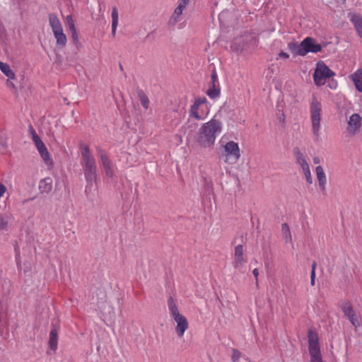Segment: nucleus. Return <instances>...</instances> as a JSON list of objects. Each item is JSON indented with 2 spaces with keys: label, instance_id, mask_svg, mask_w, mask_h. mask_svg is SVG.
<instances>
[{
  "label": "nucleus",
  "instance_id": "nucleus-1",
  "mask_svg": "<svg viewBox=\"0 0 362 362\" xmlns=\"http://www.w3.org/2000/svg\"><path fill=\"white\" fill-rule=\"evenodd\" d=\"M222 131V123L215 118L203 124L200 127L198 136V144L204 148L211 147L214 144L216 135Z\"/></svg>",
  "mask_w": 362,
  "mask_h": 362
},
{
  "label": "nucleus",
  "instance_id": "nucleus-2",
  "mask_svg": "<svg viewBox=\"0 0 362 362\" xmlns=\"http://www.w3.org/2000/svg\"><path fill=\"white\" fill-rule=\"evenodd\" d=\"M79 149L83 160L82 165L83 166L85 179L88 185L92 186L97 178L95 159L90 152L89 146L82 141L79 144Z\"/></svg>",
  "mask_w": 362,
  "mask_h": 362
},
{
  "label": "nucleus",
  "instance_id": "nucleus-3",
  "mask_svg": "<svg viewBox=\"0 0 362 362\" xmlns=\"http://www.w3.org/2000/svg\"><path fill=\"white\" fill-rule=\"evenodd\" d=\"M310 111L312 131L313 134L318 137L320 135V122L322 120V104L315 95H312Z\"/></svg>",
  "mask_w": 362,
  "mask_h": 362
},
{
  "label": "nucleus",
  "instance_id": "nucleus-4",
  "mask_svg": "<svg viewBox=\"0 0 362 362\" xmlns=\"http://www.w3.org/2000/svg\"><path fill=\"white\" fill-rule=\"evenodd\" d=\"M308 338L310 362H323L317 333L315 330L310 329L308 332Z\"/></svg>",
  "mask_w": 362,
  "mask_h": 362
},
{
  "label": "nucleus",
  "instance_id": "nucleus-5",
  "mask_svg": "<svg viewBox=\"0 0 362 362\" xmlns=\"http://www.w3.org/2000/svg\"><path fill=\"white\" fill-rule=\"evenodd\" d=\"M332 71L323 62H318L313 74L314 83L317 86L325 84L326 79L334 76Z\"/></svg>",
  "mask_w": 362,
  "mask_h": 362
},
{
  "label": "nucleus",
  "instance_id": "nucleus-6",
  "mask_svg": "<svg viewBox=\"0 0 362 362\" xmlns=\"http://www.w3.org/2000/svg\"><path fill=\"white\" fill-rule=\"evenodd\" d=\"M221 94V88L216 69L211 73V81L209 84L206 95L211 99L218 98Z\"/></svg>",
  "mask_w": 362,
  "mask_h": 362
},
{
  "label": "nucleus",
  "instance_id": "nucleus-7",
  "mask_svg": "<svg viewBox=\"0 0 362 362\" xmlns=\"http://www.w3.org/2000/svg\"><path fill=\"white\" fill-rule=\"evenodd\" d=\"M300 47L303 48V56L308 52L317 53L322 50L321 45L316 43L315 40L310 37H305L300 42Z\"/></svg>",
  "mask_w": 362,
  "mask_h": 362
},
{
  "label": "nucleus",
  "instance_id": "nucleus-8",
  "mask_svg": "<svg viewBox=\"0 0 362 362\" xmlns=\"http://www.w3.org/2000/svg\"><path fill=\"white\" fill-rule=\"evenodd\" d=\"M60 329L59 321L57 319L52 322V329L49 332V347L50 350L55 351L58 345V332Z\"/></svg>",
  "mask_w": 362,
  "mask_h": 362
},
{
  "label": "nucleus",
  "instance_id": "nucleus-9",
  "mask_svg": "<svg viewBox=\"0 0 362 362\" xmlns=\"http://www.w3.org/2000/svg\"><path fill=\"white\" fill-rule=\"evenodd\" d=\"M224 149L226 157V163L228 162V157L233 158L235 162L238 161L240 158V151L238 143L233 141H228L224 146Z\"/></svg>",
  "mask_w": 362,
  "mask_h": 362
},
{
  "label": "nucleus",
  "instance_id": "nucleus-10",
  "mask_svg": "<svg viewBox=\"0 0 362 362\" xmlns=\"http://www.w3.org/2000/svg\"><path fill=\"white\" fill-rule=\"evenodd\" d=\"M361 117L358 113L353 114L348 121L347 131L351 135H355L361 127Z\"/></svg>",
  "mask_w": 362,
  "mask_h": 362
},
{
  "label": "nucleus",
  "instance_id": "nucleus-11",
  "mask_svg": "<svg viewBox=\"0 0 362 362\" xmlns=\"http://www.w3.org/2000/svg\"><path fill=\"white\" fill-rule=\"evenodd\" d=\"M247 260L244 257V247L243 245H238L235 247L234 260L233 264L235 269H240L246 263Z\"/></svg>",
  "mask_w": 362,
  "mask_h": 362
},
{
  "label": "nucleus",
  "instance_id": "nucleus-12",
  "mask_svg": "<svg viewBox=\"0 0 362 362\" xmlns=\"http://www.w3.org/2000/svg\"><path fill=\"white\" fill-rule=\"evenodd\" d=\"M315 171L320 191L324 195H325L327 179L324 170L321 165H318L316 167Z\"/></svg>",
  "mask_w": 362,
  "mask_h": 362
},
{
  "label": "nucleus",
  "instance_id": "nucleus-13",
  "mask_svg": "<svg viewBox=\"0 0 362 362\" xmlns=\"http://www.w3.org/2000/svg\"><path fill=\"white\" fill-rule=\"evenodd\" d=\"M35 146L45 163L47 165H52L53 162L50 158V154L43 141L39 143V144H36Z\"/></svg>",
  "mask_w": 362,
  "mask_h": 362
},
{
  "label": "nucleus",
  "instance_id": "nucleus-14",
  "mask_svg": "<svg viewBox=\"0 0 362 362\" xmlns=\"http://www.w3.org/2000/svg\"><path fill=\"white\" fill-rule=\"evenodd\" d=\"M350 21L353 23L354 28L360 36L362 38V17L358 13H350Z\"/></svg>",
  "mask_w": 362,
  "mask_h": 362
},
{
  "label": "nucleus",
  "instance_id": "nucleus-15",
  "mask_svg": "<svg viewBox=\"0 0 362 362\" xmlns=\"http://www.w3.org/2000/svg\"><path fill=\"white\" fill-rule=\"evenodd\" d=\"M176 322L175 331L179 337L184 335L189 326L187 318H174Z\"/></svg>",
  "mask_w": 362,
  "mask_h": 362
},
{
  "label": "nucleus",
  "instance_id": "nucleus-16",
  "mask_svg": "<svg viewBox=\"0 0 362 362\" xmlns=\"http://www.w3.org/2000/svg\"><path fill=\"white\" fill-rule=\"evenodd\" d=\"M52 189V180L47 177L41 180L39 182V190L40 193H49Z\"/></svg>",
  "mask_w": 362,
  "mask_h": 362
},
{
  "label": "nucleus",
  "instance_id": "nucleus-17",
  "mask_svg": "<svg viewBox=\"0 0 362 362\" xmlns=\"http://www.w3.org/2000/svg\"><path fill=\"white\" fill-rule=\"evenodd\" d=\"M294 155L296 156L297 163L300 165L303 170L310 168L308 162L305 160V156L300 151L299 148L296 147L293 149Z\"/></svg>",
  "mask_w": 362,
  "mask_h": 362
},
{
  "label": "nucleus",
  "instance_id": "nucleus-18",
  "mask_svg": "<svg viewBox=\"0 0 362 362\" xmlns=\"http://www.w3.org/2000/svg\"><path fill=\"white\" fill-rule=\"evenodd\" d=\"M199 107L193 103L189 109V118H194L197 120H203L206 118V115L203 112H199Z\"/></svg>",
  "mask_w": 362,
  "mask_h": 362
},
{
  "label": "nucleus",
  "instance_id": "nucleus-19",
  "mask_svg": "<svg viewBox=\"0 0 362 362\" xmlns=\"http://www.w3.org/2000/svg\"><path fill=\"white\" fill-rule=\"evenodd\" d=\"M53 34L57 40V46L60 48L64 47L66 46L67 39L66 35L63 32V28L53 32Z\"/></svg>",
  "mask_w": 362,
  "mask_h": 362
},
{
  "label": "nucleus",
  "instance_id": "nucleus-20",
  "mask_svg": "<svg viewBox=\"0 0 362 362\" xmlns=\"http://www.w3.org/2000/svg\"><path fill=\"white\" fill-rule=\"evenodd\" d=\"M49 23L53 32L62 29L61 22L55 13L49 15Z\"/></svg>",
  "mask_w": 362,
  "mask_h": 362
},
{
  "label": "nucleus",
  "instance_id": "nucleus-21",
  "mask_svg": "<svg viewBox=\"0 0 362 362\" xmlns=\"http://www.w3.org/2000/svg\"><path fill=\"white\" fill-rule=\"evenodd\" d=\"M352 79L356 90L360 93H362V69H358L352 75Z\"/></svg>",
  "mask_w": 362,
  "mask_h": 362
},
{
  "label": "nucleus",
  "instance_id": "nucleus-22",
  "mask_svg": "<svg viewBox=\"0 0 362 362\" xmlns=\"http://www.w3.org/2000/svg\"><path fill=\"white\" fill-rule=\"evenodd\" d=\"M340 307L346 317H356V313L349 301L342 302Z\"/></svg>",
  "mask_w": 362,
  "mask_h": 362
},
{
  "label": "nucleus",
  "instance_id": "nucleus-23",
  "mask_svg": "<svg viewBox=\"0 0 362 362\" xmlns=\"http://www.w3.org/2000/svg\"><path fill=\"white\" fill-rule=\"evenodd\" d=\"M0 70L9 79H15L16 74L11 69L10 66L4 62H0Z\"/></svg>",
  "mask_w": 362,
  "mask_h": 362
},
{
  "label": "nucleus",
  "instance_id": "nucleus-24",
  "mask_svg": "<svg viewBox=\"0 0 362 362\" xmlns=\"http://www.w3.org/2000/svg\"><path fill=\"white\" fill-rule=\"evenodd\" d=\"M112 35L113 37H115L116 30L118 25V11L116 7L112 8Z\"/></svg>",
  "mask_w": 362,
  "mask_h": 362
},
{
  "label": "nucleus",
  "instance_id": "nucleus-25",
  "mask_svg": "<svg viewBox=\"0 0 362 362\" xmlns=\"http://www.w3.org/2000/svg\"><path fill=\"white\" fill-rule=\"evenodd\" d=\"M288 47L294 55L303 56V48L300 47V44L296 42H291L288 44Z\"/></svg>",
  "mask_w": 362,
  "mask_h": 362
},
{
  "label": "nucleus",
  "instance_id": "nucleus-26",
  "mask_svg": "<svg viewBox=\"0 0 362 362\" xmlns=\"http://www.w3.org/2000/svg\"><path fill=\"white\" fill-rule=\"evenodd\" d=\"M169 310L173 317H183L179 313V310L176 306L175 301L173 297H169L168 300Z\"/></svg>",
  "mask_w": 362,
  "mask_h": 362
},
{
  "label": "nucleus",
  "instance_id": "nucleus-27",
  "mask_svg": "<svg viewBox=\"0 0 362 362\" xmlns=\"http://www.w3.org/2000/svg\"><path fill=\"white\" fill-rule=\"evenodd\" d=\"M137 94L141 101V105L143 107L147 110L149 107V100L148 96L146 95L143 90L139 88L137 89Z\"/></svg>",
  "mask_w": 362,
  "mask_h": 362
},
{
  "label": "nucleus",
  "instance_id": "nucleus-28",
  "mask_svg": "<svg viewBox=\"0 0 362 362\" xmlns=\"http://www.w3.org/2000/svg\"><path fill=\"white\" fill-rule=\"evenodd\" d=\"M97 150L103 168L111 165V161L105 151L100 147L97 148Z\"/></svg>",
  "mask_w": 362,
  "mask_h": 362
},
{
  "label": "nucleus",
  "instance_id": "nucleus-29",
  "mask_svg": "<svg viewBox=\"0 0 362 362\" xmlns=\"http://www.w3.org/2000/svg\"><path fill=\"white\" fill-rule=\"evenodd\" d=\"M281 230L285 236L286 241L288 242L291 240V233L289 229V226L287 223H284L282 224Z\"/></svg>",
  "mask_w": 362,
  "mask_h": 362
},
{
  "label": "nucleus",
  "instance_id": "nucleus-30",
  "mask_svg": "<svg viewBox=\"0 0 362 362\" xmlns=\"http://www.w3.org/2000/svg\"><path fill=\"white\" fill-rule=\"evenodd\" d=\"M70 33L71 35L73 43L78 48L81 45V43L79 41L78 34L77 33L76 28H74V30H70Z\"/></svg>",
  "mask_w": 362,
  "mask_h": 362
},
{
  "label": "nucleus",
  "instance_id": "nucleus-31",
  "mask_svg": "<svg viewBox=\"0 0 362 362\" xmlns=\"http://www.w3.org/2000/svg\"><path fill=\"white\" fill-rule=\"evenodd\" d=\"M185 8V6L178 4V6L175 8L173 16V17L175 18V21H177V19L180 17Z\"/></svg>",
  "mask_w": 362,
  "mask_h": 362
},
{
  "label": "nucleus",
  "instance_id": "nucleus-32",
  "mask_svg": "<svg viewBox=\"0 0 362 362\" xmlns=\"http://www.w3.org/2000/svg\"><path fill=\"white\" fill-rule=\"evenodd\" d=\"M242 356V354L237 349H233L231 360L232 362H240V359Z\"/></svg>",
  "mask_w": 362,
  "mask_h": 362
},
{
  "label": "nucleus",
  "instance_id": "nucleus-33",
  "mask_svg": "<svg viewBox=\"0 0 362 362\" xmlns=\"http://www.w3.org/2000/svg\"><path fill=\"white\" fill-rule=\"evenodd\" d=\"M317 267V263L316 262H313L312 264V271L310 274V284L312 286L315 285V269Z\"/></svg>",
  "mask_w": 362,
  "mask_h": 362
},
{
  "label": "nucleus",
  "instance_id": "nucleus-34",
  "mask_svg": "<svg viewBox=\"0 0 362 362\" xmlns=\"http://www.w3.org/2000/svg\"><path fill=\"white\" fill-rule=\"evenodd\" d=\"M8 219L3 214H0V230H4L7 228Z\"/></svg>",
  "mask_w": 362,
  "mask_h": 362
},
{
  "label": "nucleus",
  "instance_id": "nucleus-35",
  "mask_svg": "<svg viewBox=\"0 0 362 362\" xmlns=\"http://www.w3.org/2000/svg\"><path fill=\"white\" fill-rule=\"evenodd\" d=\"M66 24L69 27V30H74V28H76L74 21L72 18V16L69 15L66 17Z\"/></svg>",
  "mask_w": 362,
  "mask_h": 362
},
{
  "label": "nucleus",
  "instance_id": "nucleus-36",
  "mask_svg": "<svg viewBox=\"0 0 362 362\" xmlns=\"http://www.w3.org/2000/svg\"><path fill=\"white\" fill-rule=\"evenodd\" d=\"M206 102H207V100H206V97L203 96V97H199V98H195L194 103L200 107V106L206 103Z\"/></svg>",
  "mask_w": 362,
  "mask_h": 362
},
{
  "label": "nucleus",
  "instance_id": "nucleus-37",
  "mask_svg": "<svg viewBox=\"0 0 362 362\" xmlns=\"http://www.w3.org/2000/svg\"><path fill=\"white\" fill-rule=\"evenodd\" d=\"M303 172H304V174H305V177L306 181L309 184H312L313 179H312V176H311V173H310V168L305 169V170H303Z\"/></svg>",
  "mask_w": 362,
  "mask_h": 362
},
{
  "label": "nucleus",
  "instance_id": "nucleus-38",
  "mask_svg": "<svg viewBox=\"0 0 362 362\" xmlns=\"http://www.w3.org/2000/svg\"><path fill=\"white\" fill-rule=\"evenodd\" d=\"M104 169H105V175L107 177H112L114 176V171H113L111 165L105 167Z\"/></svg>",
  "mask_w": 362,
  "mask_h": 362
},
{
  "label": "nucleus",
  "instance_id": "nucleus-39",
  "mask_svg": "<svg viewBox=\"0 0 362 362\" xmlns=\"http://www.w3.org/2000/svg\"><path fill=\"white\" fill-rule=\"evenodd\" d=\"M361 319V318H349L350 322L355 327L356 329H357L358 327L359 326Z\"/></svg>",
  "mask_w": 362,
  "mask_h": 362
},
{
  "label": "nucleus",
  "instance_id": "nucleus-40",
  "mask_svg": "<svg viewBox=\"0 0 362 362\" xmlns=\"http://www.w3.org/2000/svg\"><path fill=\"white\" fill-rule=\"evenodd\" d=\"M33 141L34 142L35 145L39 144V143L42 142V141L40 138V136L37 135V134H34L32 136Z\"/></svg>",
  "mask_w": 362,
  "mask_h": 362
},
{
  "label": "nucleus",
  "instance_id": "nucleus-41",
  "mask_svg": "<svg viewBox=\"0 0 362 362\" xmlns=\"http://www.w3.org/2000/svg\"><path fill=\"white\" fill-rule=\"evenodd\" d=\"M6 186L0 182V198L3 196V194L6 192Z\"/></svg>",
  "mask_w": 362,
  "mask_h": 362
},
{
  "label": "nucleus",
  "instance_id": "nucleus-42",
  "mask_svg": "<svg viewBox=\"0 0 362 362\" xmlns=\"http://www.w3.org/2000/svg\"><path fill=\"white\" fill-rule=\"evenodd\" d=\"M279 56L283 59H288L289 58V54L284 51H281L279 54Z\"/></svg>",
  "mask_w": 362,
  "mask_h": 362
},
{
  "label": "nucleus",
  "instance_id": "nucleus-43",
  "mask_svg": "<svg viewBox=\"0 0 362 362\" xmlns=\"http://www.w3.org/2000/svg\"><path fill=\"white\" fill-rule=\"evenodd\" d=\"M6 85L10 88L16 89V86H15L14 83L12 81H11L8 78V80L6 81Z\"/></svg>",
  "mask_w": 362,
  "mask_h": 362
},
{
  "label": "nucleus",
  "instance_id": "nucleus-44",
  "mask_svg": "<svg viewBox=\"0 0 362 362\" xmlns=\"http://www.w3.org/2000/svg\"><path fill=\"white\" fill-rule=\"evenodd\" d=\"M28 132L30 134L31 136L37 134L35 129L31 124H30L28 127Z\"/></svg>",
  "mask_w": 362,
  "mask_h": 362
},
{
  "label": "nucleus",
  "instance_id": "nucleus-45",
  "mask_svg": "<svg viewBox=\"0 0 362 362\" xmlns=\"http://www.w3.org/2000/svg\"><path fill=\"white\" fill-rule=\"evenodd\" d=\"M252 274L254 275V276L255 277L256 279V284H258V275H259V271L257 269H253L252 271Z\"/></svg>",
  "mask_w": 362,
  "mask_h": 362
},
{
  "label": "nucleus",
  "instance_id": "nucleus-46",
  "mask_svg": "<svg viewBox=\"0 0 362 362\" xmlns=\"http://www.w3.org/2000/svg\"><path fill=\"white\" fill-rule=\"evenodd\" d=\"M285 115L284 113H281L279 115V120L280 122L284 123L285 122Z\"/></svg>",
  "mask_w": 362,
  "mask_h": 362
},
{
  "label": "nucleus",
  "instance_id": "nucleus-47",
  "mask_svg": "<svg viewBox=\"0 0 362 362\" xmlns=\"http://www.w3.org/2000/svg\"><path fill=\"white\" fill-rule=\"evenodd\" d=\"M189 0H179V4L183 5L186 7L187 4L189 3Z\"/></svg>",
  "mask_w": 362,
  "mask_h": 362
},
{
  "label": "nucleus",
  "instance_id": "nucleus-48",
  "mask_svg": "<svg viewBox=\"0 0 362 362\" xmlns=\"http://www.w3.org/2000/svg\"><path fill=\"white\" fill-rule=\"evenodd\" d=\"M329 86L332 89H335L337 86V83L336 81H332V83H329Z\"/></svg>",
  "mask_w": 362,
  "mask_h": 362
},
{
  "label": "nucleus",
  "instance_id": "nucleus-49",
  "mask_svg": "<svg viewBox=\"0 0 362 362\" xmlns=\"http://www.w3.org/2000/svg\"><path fill=\"white\" fill-rule=\"evenodd\" d=\"M205 187L208 189V190H212L213 189V187H212V183L211 182H206V185H205Z\"/></svg>",
  "mask_w": 362,
  "mask_h": 362
},
{
  "label": "nucleus",
  "instance_id": "nucleus-50",
  "mask_svg": "<svg viewBox=\"0 0 362 362\" xmlns=\"http://www.w3.org/2000/svg\"><path fill=\"white\" fill-rule=\"evenodd\" d=\"M313 162L315 164H317L320 163V158L318 157H315L313 158Z\"/></svg>",
  "mask_w": 362,
  "mask_h": 362
},
{
  "label": "nucleus",
  "instance_id": "nucleus-51",
  "mask_svg": "<svg viewBox=\"0 0 362 362\" xmlns=\"http://www.w3.org/2000/svg\"><path fill=\"white\" fill-rule=\"evenodd\" d=\"M119 69H120L122 71H124V68H123L122 65L121 64H119Z\"/></svg>",
  "mask_w": 362,
  "mask_h": 362
},
{
  "label": "nucleus",
  "instance_id": "nucleus-52",
  "mask_svg": "<svg viewBox=\"0 0 362 362\" xmlns=\"http://www.w3.org/2000/svg\"><path fill=\"white\" fill-rule=\"evenodd\" d=\"M64 102H67V99L65 98H64Z\"/></svg>",
  "mask_w": 362,
  "mask_h": 362
}]
</instances>
